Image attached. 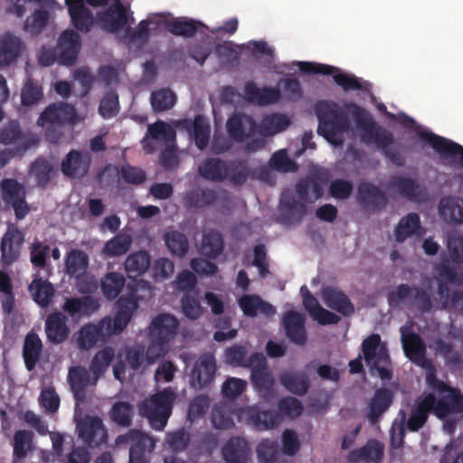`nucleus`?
Returning <instances> with one entry per match:
<instances>
[{
	"instance_id": "6",
	"label": "nucleus",
	"mask_w": 463,
	"mask_h": 463,
	"mask_svg": "<svg viewBox=\"0 0 463 463\" xmlns=\"http://www.w3.org/2000/svg\"><path fill=\"white\" fill-rule=\"evenodd\" d=\"M128 293L119 297L117 301L118 311L114 318L105 317L102 321H109V327L107 330V335L120 334L130 322L134 312L138 307V299L137 298V289L128 285Z\"/></svg>"
},
{
	"instance_id": "55",
	"label": "nucleus",
	"mask_w": 463,
	"mask_h": 463,
	"mask_svg": "<svg viewBox=\"0 0 463 463\" xmlns=\"http://www.w3.org/2000/svg\"><path fill=\"white\" fill-rule=\"evenodd\" d=\"M175 95L169 89H160L151 94V106L156 112L171 109L175 104Z\"/></svg>"
},
{
	"instance_id": "62",
	"label": "nucleus",
	"mask_w": 463,
	"mask_h": 463,
	"mask_svg": "<svg viewBox=\"0 0 463 463\" xmlns=\"http://www.w3.org/2000/svg\"><path fill=\"white\" fill-rule=\"evenodd\" d=\"M23 136V130L18 120H10L0 128V144H16L22 140Z\"/></svg>"
},
{
	"instance_id": "11",
	"label": "nucleus",
	"mask_w": 463,
	"mask_h": 463,
	"mask_svg": "<svg viewBox=\"0 0 463 463\" xmlns=\"http://www.w3.org/2000/svg\"><path fill=\"white\" fill-rule=\"evenodd\" d=\"M78 435L89 448L95 449L105 444L108 431L98 416H86L77 424Z\"/></svg>"
},
{
	"instance_id": "39",
	"label": "nucleus",
	"mask_w": 463,
	"mask_h": 463,
	"mask_svg": "<svg viewBox=\"0 0 463 463\" xmlns=\"http://www.w3.org/2000/svg\"><path fill=\"white\" fill-rule=\"evenodd\" d=\"M165 25L168 32L172 34L185 38L194 37L200 27H204L202 22L187 17L174 18L167 21Z\"/></svg>"
},
{
	"instance_id": "51",
	"label": "nucleus",
	"mask_w": 463,
	"mask_h": 463,
	"mask_svg": "<svg viewBox=\"0 0 463 463\" xmlns=\"http://www.w3.org/2000/svg\"><path fill=\"white\" fill-rule=\"evenodd\" d=\"M55 172L56 169L53 164L43 157L37 158L31 166V173L40 187H45Z\"/></svg>"
},
{
	"instance_id": "34",
	"label": "nucleus",
	"mask_w": 463,
	"mask_h": 463,
	"mask_svg": "<svg viewBox=\"0 0 463 463\" xmlns=\"http://www.w3.org/2000/svg\"><path fill=\"white\" fill-rule=\"evenodd\" d=\"M423 233L420 216L416 213H410L402 217L394 230L395 240L399 243L404 242L412 235L421 236Z\"/></svg>"
},
{
	"instance_id": "22",
	"label": "nucleus",
	"mask_w": 463,
	"mask_h": 463,
	"mask_svg": "<svg viewBox=\"0 0 463 463\" xmlns=\"http://www.w3.org/2000/svg\"><path fill=\"white\" fill-rule=\"evenodd\" d=\"M258 125L253 118L244 113L233 114L228 118L226 128L229 137L234 141H244L257 130Z\"/></svg>"
},
{
	"instance_id": "29",
	"label": "nucleus",
	"mask_w": 463,
	"mask_h": 463,
	"mask_svg": "<svg viewBox=\"0 0 463 463\" xmlns=\"http://www.w3.org/2000/svg\"><path fill=\"white\" fill-rule=\"evenodd\" d=\"M72 25L80 33H88L94 25L91 11L84 5V0H65Z\"/></svg>"
},
{
	"instance_id": "25",
	"label": "nucleus",
	"mask_w": 463,
	"mask_h": 463,
	"mask_svg": "<svg viewBox=\"0 0 463 463\" xmlns=\"http://www.w3.org/2000/svg\"><path fill=\"white\" fill-rule=\"evenodd\" d=\"M241 417L246 423L257 430H267L276 428L279 423V416L274 411H260L258 407H247L241 411Z\"/></svg>"
},
{
	"instance_id": "13",
	"label": "nucleus",
	"mask_w": 463,
	"mask_h": 463,
	"mask_svg": "<svg viewBox=\"0 0 463 463\" xmlns=\"http://www.w3.org/2000/svg\"><path fill=\"white\" fill-rule=\"evenodd\" d=\"M419 137L422 142L429 144L441 158L454 160L458 157V163L463 167V146L432 132L421 131Z\"/></svg>"
},
{
	"instance_id": "3",
	"label": "nucleus",
	"mask_w": 463,
	"mask_h": 463,
	"mask_svg": "<svg viewBox=\"0 0 463 463\" xmlns=\"http://www.w3.org/2000/svg\"><path fill=\"white\" fill-rule=\"evenodd\" d=\"M77 112L73 106L66 102H58L49 105L40 115L37 124L45 128L46 139L51 143H58L61 133L56 128L67 123H74Z\"/></svg>"
},
{
	"instance_id": "10",
	"label": "nucleus",
	"mask_w": 463,
	"mask_h": 463,
	"mask_svg": "<svg viewBox=\"0 0 463 463\" xmlns=\"http://www.w3.org/2000/svg\"><path fill=\"white\" fill-rule=\"evenodd\" d=\"M356 199L364 212L373 214L380 213L388 204L385 193L368 181L359 183Z\"/></svg>"
},
{
	"instance_id": "59",
	"label": "nucleus",
	"mask_w": 463,
	"mask_h": 463,
	"mask_svg": "<svg viewBox=\"0 0 463 463\" xmlns=\"http://www.w3.org/2000/svg\"><path fill=\"white\" fill-rule=\"evenodd\" d=\"M430 399L420 401L411 411L407 421V428L411 431H418L426 423L430 413L426 406L430 404Z\"/></svg>"
},
{
	"instance_id": "36",
	"label": "nucleus",
	"mask_w": 463,
	"mask_h": 463,
	"mask_svg": "<svg viewBox=\"0 0 463 463\" xmlns=\"http://www.w3.org/2000/svg\"><path fill=\"white\" fill-rule=\"evenodd\" d=\"M43 352V342L34 332H29L24 342L23 358L25 368L31 372L34 370Z\"/></svg>"
},
{
	"instance_id": "52",
	"label": "nucleus",
	"mask_w": 463,
	"mask_h": 463,
	"mask_svg": "<svg viewBox=\"0 0 463 463\" xmlns=\"http://www.w3.org/2000/svg\"><path fill=\"white\" fill-rule=\"evenodd\" d=\"M256 454L258 463H278L280 456V447L277 440L264 439L257 445Z\"/></svg>"
},
{
	"instance_id": "30",
	"label": "nucleus",
	"mask_w": 463,
	"mask_h": 463,
	"mask_svg": "<svg viewBox=\"0 0 463 463\" xmlns=\"http://www.w3.org/2000/svg\"><path fill=\"white\" fill-rule=\"evenodd\" d=\"M67 317L62 312H53L45 320V334L48 342L53 345L62 344L70 335Z\"/></svg>"
},
{
	"instance_id": "57",
	"label": "nucleus",
	"mask_w": 463,
	"mask_h": 463,
	"mask_svg": "<svg viewBox=\"0 0 463 463\" xmlns=\"http://www.w3.org/2000/svg\"><path fill=\"white\" fill-rule=\"evenodd\" d=\"M133 407L128 402H118L110 410V419L121 427H129L132 424Z\"/></svg>"
},
{
	"instance_id": "7",
	"label": "nucleus",
	"mask_w": 463,
	"mask_h": 463,
	"mask_svg": "<svg viewBox=\"0 0 463 463\" xmlns=\"http://www.w3.org/2000/svg\"><path fill=\"white\" fill-rule=\"evenodd\" d=\"M411 297H412V304L421 313H430L431 311L433 302L431 295L428 290L419 287L412 288L408 284L398 285L395 290L388 293L387 300L390 307H396L401 302Z\"/></svg>"
},
{
	"instance_id": "24",
	"label": "nucleus",
	"mask_w": 463,
	"mask_h": 463,
	"mask_svg": "<svg viewBox=\"0 0 463 463\" xmlns=\"http://www.w3.org/2000/svg\"><path fill=\"white\" fill-rule=\"evenodd\" d=\"M394 393L388 388L377 389L367 405L366 417L372 425L379 422L381 417L389 410L393 402Z\"/></svg>"
},
{
	"instance_id": "40",
	"label": "nucleus",
	"mask_w": 463,
	"mask_h": 463,
	"mask_svg": "<svg viewBox=\"0 0 463 463\" xmlns=\"http://www.w3.org/2000/svg\"><path fill=\"white\" fill-rule=\"evenodd\" d=\"M218 194L214 189H194L184 194V204L189 209H198L212 205Z\"/></svg>"
},
{
	"instance_id": "28",
	"label": "nucleus",
	"mask_w": 463,
	"mask_h": 463,
	"mask_svg": "<svg viewBox=\"0 0 463 463\" xmlns=\"http://www.w3.org/2000/svg\"><path fill=\"white\" fill-rule=\"evenodd\" d=\"M99 303L90 296L81 298H69L62 305V310L72 319L89 317L99 308Z\"/></svg>"
},
{
	"instance_id": "47",
	"label": "nucleus",
	"mask_w": 463,
	"mask_h": 463,
	"mask_svg": "<svg viewBox=\"0 0 463 463\" xmlns=\"http://www.w3.org/2000/svg\"><path fill=\"white\" fill-rule=\"evenodd\" d=\"M126 285V279L118 272H109L101 279L100 288L108 300L117 298Z\"/></svg>"
},
{
	"instance_id": "58",
	"label": "nucleus",
	"mask_w": 463,
	"mask_h": 463,
	"mask_svg": "<svg viewBox=\"0 0 463 463\" xmlns=\"http://www.w3.org/2000/svg\"><path fill=\"white\" fill-rule=\"evenodd\" d=\"M165 442L173 452L182 453L191 443V434L184 429H179L167 433Z\"/></svg>"
},
{
	"instance_id": "37",
	"label": "nucleus",
	"mask_w": 463,
	"mask_h": 463,
	"mask_svg": "<svg viewBox=\"0 0 463 463\" xmlns=\"http://www.w3.org/2000/svg\"><path fill=\"white\" fill-rule=\"evenodd\" d=\"M439 213L445 222L463 223V200L455 197H444L439 204Z\"/></svg>"
},
{
	"instance_id": "61",
	"label": "nucleus",
	"mask_w": 463,
	"mask_h": 463,
	"mask_svg": "<svg viewBox=\"0 0 463 463\" xmlns=\"http://www.w3.org/2000/svg\"><path fill=\"white\" fill-rule=\"evenodd\" d=\"M225 362L232 366L247 367L250 366V356L247 358V350L241 345L235 344L225 350Z\"/></svg>"
},
{
	"instance_id": "53",
	"label": "nucleus",
	"mask_w": 463,
	"mask_h": 463,
	"mask_svg": "<svg viewBox=\"0 0 463 463\" xmlns=\"http://www.w3.org/2000/svg\"><path fill=\"white\" fill-rule=\"evenodd\" d=\"M0 186L3 200L8 205L12 204L13 202H17L26 197L24 186L15 179L5 178L2 180Z\"/></svg>"
},
{
	"instance_id": "41",
	"label": "nucleus",
	"mask_w": 463,
	"mask_h": 463,
	"mask_svg": "<svg viewBox=\"0 0 463 463\" xmlns=\"http://www.w3.org/2000/svg\"><path fill=\"white\" fill-rule=\"evenodd\" d=\"M390 187L396 189L399 194L414 201L423 195V190L418 182L410 177L393 176L390 180Z\"/></svg>"
},
{
	"instance_id": "23",
	"label": "nucleus",
	"mask_w": 463,
	"mask_h": 463,
	"mask_svg": "<svg viewBox=\"0 0 463 463\" xmlns=\"http://www.w3.org/2000/svg\"><path fill=\"white\" fill-rule=\"evenodd\" d=\"M384 445L377 439H369L364 446L349 451L348 463H382Z\"/></svg>"
},
{
	"instance_id": "26",
	"label": "nucleus",
	"mask_w": 463,
	"mask_h": 463,
	"mask_svg": "<svg viewBox=\"0 0 463 463\" xmlns=\"http://www.w3.org/2000/svg\"><path fill=\"white\" fill-rule=\"evenodd\" d=\"M109 327V321H99L97 324L88 323L78 332L77 344L81 350H90L96 345L99 340H104L107 330Z\"/></svg>"
},
{
	"instance_id": "18",
	"label": "nucleus",
	"mask_w": 463,
	"mask_h": 463,
	"mask_svg": "<svg viewBox=\"0 0 463 463\" xmlns=\"http://www.w3.org/2000/svg\"><path fill=\"white\" fill-rule=\"evenodd\" d=\"M216 362L213 355L202 354L195 362L190 376V383L194 389L203 390L214 380Z\"/></svg>"
},
{
	"instance_id": "48",
	"label": "nucleus",
	"mask_w": 463,
	"mask_h": 463,
	"mask_svg": "<svg viewBox=\"0 0 463 463\" xmlns=\"http://www.w3.org/2000/svg\"><path fill=\"white\" fill-rule=\"evenodd\" d=\"M250 168L246 161H226L225 180L233 185H242L248 179Z\"/></svg>"
},
{
	"instance_id": "8",
	"label": "nucleus",
	"mask_w": 463,
	"mask_h": 463,
	"mask_svg": "<svg viewBox=\"0 0 463 463\" xmlns=\"http://www.w3.org/2000/svg\"><path fill=\"white\" fill-rule=\"evenodd\" d=\"M298 65L303 73L333 75L335 82L345 91L360 90L363 88L356 76L340 72L336 67L311 61H298Z\"/></svg>"
},
{
	"instance_id": "32",
	"label": "nucleus",
	"mask_w": 463,
	"mask_h": 463,
	"mask_svg": "<svg viewBox=\"0 0 463 463\" xmlns=\"http://www.w3.org/2000/svg\"><path fill=\"white\" fill-rule=\"evenodd\" d=\"M23 41L11 33L0 37V68L6 67L16 61L24 49Z\"/></svg>"
},
{
	"instance_id": "31",
	"label": "nucleus",
	"mask_w": 463,
	"mask_h": 463,
	"mask_svg": "<svg viewBox=\"0 0 463 463\" xmlns=\"http://www.w3.org/2000/svg\"><path fill=\"white\" fill-rule=\"evenodd\" d=\"M222 454L227 463H247L250 448L246 439L234 436L226 441L222 449Z\"/></svg>"
},
{
	"instance_id": "1",
	"label": "nucleus",
	"mask_w": 463,
	"mask_h": 463,
	"mask_svg": "<svg viewBox=\"0 0 463 463\" xmlns=\"http://www.w3.org/2000/svg\"><path fill=\"white\" fill-rule=\"evenodd\" d=\"M314 110L318 119L317 133L331 144H341L342 135L350 128L345 110L337 103L328 100L317 101Z\"/></svg>"
},
{
	"instance_id": "56",
	"label": "nucleus",
	"mask_w": 463,
	"mask_h": 463,
	"mask_svg": "<svg viewBox=\"0 0 463 463\" xmlns=\"http://www.w3.org/2000/svg\"><path fill=\"white\" fill-rule=\"evenodd\" d=\"M68 379L72 391L76 394L84 392L90 383V375L89 371L80 365L71 367L69 370Z\"/></svg>"
},
{
	"instance_id": "60",
	"label": "nucleus",
	"mask_w": 463,
	"mask_h": 463,
	"mask_svg": "<svg viewBox=\"0 0 463 463\" xmlns=\"http://www.w3.org/2000/svg\"><path fill=\"white\" fill-rule=\"evenodd\" d=\"M88 265V256L85 252L80 250H71L65 260L66 270L71 276L83 271Z\"/></svg>"
},
{
	"instance_id": "2",
	"label": "nucleus",
	"mask_w": 463,
	"mask_h": 463,
	"mask_svg": "<svg viewBox=\"0 0 463 463\" xmlns=\"http://www.w3.org/2000/svg\"><path fill=\"white\" fill-rule=\"evenodd\" d=\"M345 108L352 115L357 128L361 131L363 143L366 145L375 144L378 148H384L393 143L392 133L378 126L365 109L354 102L346 104Z\"/></svg>"
},
{
	"instance_id": "19",
	"label": "nucleus",
	"mask_w": 463,
	"mask_h": 463,
	"mask_svg": "<svg viewBox=\"0 0 463 463\" xmlns=\"http://www.w3.org/2000/svg\"><path fill=\"white\" fill-rule=\"evenodd\" d=\"M80 37L73 30H65L58 39L56 47L57 61L61 65L71 66L75 63L80 50Z\"/></svg>"
},
{
	"instance_id": "49",
	"label": "nucleus",
	"mask_w": 463,
	"mask_h": 463,
	"mask_svg": "<svg viewBox=\"0 0 463 463\" xmlns=\"http://www.w3.org/2000/svg\"><path fill=\"white\" fill-rule=\"evenodd\" d=\"M132 245V239L127 233H118L109 240L102 249V253L108 257H118L126 254Z\"/></svg>"
},
{
	"instance_id": "9",
	"label": "nucleus",
	"mask_w": 463,
	"mask_h": 463,
	"mask_svg": "<svg viewBox=\"0 0 463 463\" xmlns=\"http://www.w3.org/2000/svg\"><path fill=\"white\" fill-rule=\"evenodd\" d=\"M92 163L90 152L71 149L61 162V172L70 179H81L88 175Z\"/></svg>"
},
{
	"instance_id": "16",
	"label": "nucleus",
	"mask_w": 463,
	"mask_h": 463,
	"mask_svg": "<svg viewBox=\"0 0 463 463\" xmlns=\"http://www.w3.org/2000/svg\"><path fill=\"white\" fill-rule=\"evenodd\" d=\"M24 236L15 227H8L1 239V261L4 266H10L16 262L21 255Z\"/></svg>"
},
{
	"instance_id": "20",
	"label": "nucleus",
	"mask_w": 463,
	"mask_h": 463,
	"mask_svg": "<svg viewBox=\"0 0 463 463\" xmlns=\"http://www.w3.org/2000/svg\"><path fill=\"white\" fill-rule=\"evenodd\" d=\"M281 324L285 335L290 342L300 346L307 344V333L305 315L294 310L287 311L283 315Z\"/></svg>"
},
{
	"instance_id": "5",
	"label": "nucleus",
	"mask_w": 463,
	"mask_h": 463,
	"mask_svg": "<svg viewBox=\"0 0 463 463\" xmlns=\"http://www.w3.org/2000/svg\"><path fill=\"white\" fill-rule=\"evenodd\" d=\"M381 337L377 334H372L362 343L364 359L371 370H376L382 380L389 381L392 377V369L388 367L391 364L388 351L381 346Z\"/></svg>"
},
{
	"instance_id": "4",
	"label": "nucleus",
	"mask_w": 463,
	"mask_h": 463,
	"mask_svg": "<svg viewBox=\"0 0 463 463\" xmlns=\"http://www.w3.org/2000/svg\"><path fill=\"white\" fill-rule=\"evenodd\" d=\"M175 399V392L171 387H166L144 402L143 414L148 419L154 430H164L172 414Z\"/></svg>"
},
{
	"instance_id": "45",
	"label": "nucleus",
	"mask_w": 463,
	"mask_h": 463,
	"mask_svg": "<svg viewBox=\"0 0 463 463\" xmlns=\"http://www.w3.org/2000/svg\"><path fill=\"white\" fill-rule=\"evenodd\" d=\"M33 433L27 430H20L15 431L14 435L13 444V460L18 463L24 459L28 452L33 449Z\"/></svg>"
},
{
	"instance_id": "14",
	"label": "nucleus",
	"mask_w": 463,
	"mask_h": 463,
	"mask_svg": "<svg viewBox=\"0 0 463 463\" xmlns=\"http://www.w3.org/2000/svg\"><path fill=\"white\" fill-rule=\"evenodd\" d=\"M430 399V404L427 407L429 412L433 413L439 419H444L449 413L463 412L462 394L458 390H450L446 397L437 400L435 394L429 393L423 399L427 401Z\"/></svg>"
},
{
	"instance_id": "63",
	"label": "nucleus",
	"mask_w": 463,
	"mask_h": 463,
	"mask_svg": "<svg viewBox=\"0 0 463 463\" xmlns=\"http://www.w3.org/2000/svg\"><path fill=\"white\" fill-rule=\"evenodd\" d=\"M119 111L118 95L115 90H109L101 99L99 106V115L109 119L115 117Z\"/></svg>"
},
{
	"instance_id": "27",
	"label": "nucleus",
	"mask_w": 463,
	"mask_h": 463,
	"mask_svg": "<svg viewBox=\"0 0 463 463\" xmlns=\"http://www.w3.org/2000/svg\"><path fill=\"white\" fill-rule=\"evenodd\" d=\"M323 302L329 308L344 317H350L354 313V306L342 290L326 286L321 290Z\"/></svg>"
},
{
	"instance_id": "33",
	"label": "nucleus",
	"mask_w": 463,
	"mask_h": 463,
	"mask_svg": "<svg viewBox=\"0 0 463 463\" xmlns=\"http://www.w3.org/2000/svg\"><path fill=\"white\" fill-rule=\"evenodd\" d=\"M238 304L243 314L249 317H257L258 312L266 317H272L276 313L275 307L258 295H243Z\"/></svg>"
},
{
	"instance_id": "50",
	"label": "nucleus",
	"mask_w": 463,
	"mask_h": 463,
	"mask_svg": "<svg viewBox=\"0 0 463 463\" xmlns=\"http://www.w3.org/2000/svg\"><path fill=\"white\" fill-rule=\"evenodd\" d=\"M29 289L33 300L43 307L49 306L55 292L52 284L42 279H35L30 285Z\"/></svg>"
},
{
	"instance_id": "42",
	"label": "nucleus",
	"mask_w": 463,
	"mask_h": 463,
	"mask_svg": "<svg viewBox=\"0 0 463 463\" xmlns=\"http://www.w3.org/2000/svg\"><path fill=\"white\" fill-rule=\"evenodd\" d=\"M151 265V257L146 250H138L129 254L124 267L129 277L145 274Z\"/></svg>"
},
{
	"instance_id": "17",
	"label": "nucleus",
	"mask_w": 463,
	"mask_h": 463,
	"mask_svg": "<svg viewBox=\"0 0 463 463\" xmlns=\"http://www.w3.org/2000/svg\"><path fill=\"white\" fill-rule=\"evenodd\" d=\"M402 344L404 354L413 364L425 369L432 367L430 360L426 357V345L419 334L402 331Z\"/></svg>"
},
{
	"instance_id": "46",
	"label": "nucleus",
	"mask_w": 463,
	"mask_h": 463,
	"mask_svg": "<svg viewBox=\"0 0 463 463\" xmlns=\"http://www.w3.org/2000/svg\"><path fill=\"white\" fill-rule=\"evenodd\" d=\"M114 357L115 352L112 347H105L94 354L90 364L94 383L105 373Z\"/></svg>"
},
{
	"instance_id": "54",
	"label": "nucleus",
	"mask_w": 463,
	"mask_h": 463,
	"mask_svg": "<svg viewBox=\"0 0 463 463\" xmlns=\"http://www.w3.org/2000/svg\"><path fill=\"white\" fill-rule=\"evenodd\" d=\"M165 245L172 255L184 257L188 251L189 243L186 236L178 231L165 232Z\"/></svg>"
},
{
	"instance_id": "44",
	"label": "nucleus",
	"mask_w": 463,
	"mask_h": 463,
	"mask_svg": "<svg viewBox=\"0 0 463 463\" xmlns=\"http://www.w3.org/2000/svg\"><path fill=\"white\" fill-rule=\"evenodd\" d=\"M235 411L233 405L226 402H220L212 410V422L216 429L230 430L234 427L233 416Z\"/></svg>"
},
{
	"instance_id": "43",
	"label": "nucleus",
	"mask_w": 463,
	"mask_h": 463,
	"mask_svg": "<svg viewBox=\"0 0 463 463\" xmlns=\"http://www.w3.org/2000/svg\"><path fill=\"white\" fill-rule=\"evenodd\" d=\"M289 124L286 115L274 113L265 116L257 128L261 136L269 137L285 130Z\"/></svg>"
},
{
	"instance_id": "35",
	"label": "nucleus",
	"mask_w": 463,
	"mask_h": 463,
	"mask_svg": "<svg viewBox=\"0 0 463 463\" xmlns=\"http://www.w3.org/2000/svg\"><path fill=\"white\" fill-rule=\"evenodd\" d=\"M281 385L290 393L304 396L310 388L307 373L303 372H284L279 375Z\"/></svg>"
},
{
	"instance_id": "64",
	"label": "nucleus",
	"mask_w": 463,
	"mask_h": 463,
	"mask_svg": "<svg viewBox=\"0 0 463 463\" xmlns=\"http://www.w3.org/2000/svg\"><path fill=\"white\" fill-rule=\"evenodd\" d=\"M43 96L42 85L28 79L21 91V100L24 106L38 103Z\"/></svg>"
},
{
	"instance_id": "21",
	"label": "nucleus",
	"mask_w": 463,
	"mask_h": 463,
	"mask_svg": "<svg viewBox=\"0 0 463 463\" xmlns=\"http://www.w3.org/2000/svg\"><path fill=\"white\" fill-rule=\"evenodd\" d=\"M178 327L179 321L175 316L161 313L151 321L148 335L160 342L169 344L177 335Z\"/></svg>"
},
{
	"instance_id": "38",
	"label": "nucleus",
	"mask_w": 463,
	"mask_h": 463,
	"mask_svg": "<svg viewBox=\"0 0 463 463\" xmlns=\"http://www.w3.org/2000/svg\"><path fill=\"white\" fill-rule=\"evenodd\" d=\"M226 161L218 157H209L198 166L199 175L205 180L212 182L225 181Z\"/></svg>"
},
{
	"instance_id": "12",
	"label": "nucleus",
	"mask_w": 463,
	"mask_h": 463,
	"mask_svg": "<svg viewBox=\"0 0 463 463\" xmlns=\"http://www.w3.org/2000/svg\"><path fill=\"white\" fill-rule=\"evenodd\" d=\"M97 19L103 30L118 33L128 23V9L120 0H114L106 10L97 14Z\"/></svg>"
},
{
	"instance_id": "15",
	"label": "nucleus",
	"mask_w": 463,
	"mask_h": 463,
	"mask_svg": "<svg viewBox=\"0 0 463 463\" xmlns=\"http://www.w3.org/2000/svg\"><path fill=\"white\" fill-rule=\"evenodd\" d=\"M250 381L253 387L259 392H269L275 383L274 377L269 371L267 359L262 353H254L250 355Z\"/></svg>"
}]
</instances>
